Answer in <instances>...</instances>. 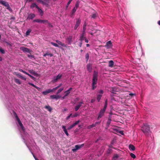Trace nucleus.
<instances>
[{"label": "nucleus", "mask_w": 160, "mask_h": 160, "mask_svg": "<svg viewBox=\"0 0 160 160\" xmlns=\"http://www.w3.org/2000/svg\"><path fill=\"white\" fill-rule=\"evenodd\" d=\"M21 78L22 79L25 80V81L26 80V78L22 76Z\"/></svg>", "instance_id": "obj_62"}, {"label": "nucleus", "mask_w": 160, "mask_h": 160, "mask_svg": "<svg viewBox=\"0 0 160 160\" xmlns=\"http://www.w3.org/2000/svg\"><path fill=\"white\" fill-rule=\"evenodd\" d=\"M5 7H6V8L7 9L9 10V11H12V10L11 8L10 7V6L9 5V4L6 6Z\"/></svg>", "instance_id": "obj_40"}, {"label": "nucleus", "mask_w": 160, "mask_h": 160, "mask_svg": "<svg viewBox=\"0 0 160 160\" xmlns=\"http://www.w3.org/2000/svg\"><path fill=\"white\" fill-rule=\"evenodd\" d=\"M80 41V42L79 43L78 45L79 47H81L82 46V41Z\"/></svg>", "instance_id": "obj_57"}, {"label": "nucleus", "mask_w": 160, "mask_h": 160, "mask_svg": "<svg viewBox=\"0 0 160 160\" xmlns=\"http://www.w3.org/2000/svg\"><path fill=\"white\" fill-rule=\"evenodd\" d=\"M75 126L73 124L71 125L70 126H69V127H68V129L70 130L73 127H74Z\"/></svg>", "instance_id": "obj_46"}, {"label": "nucleus", "mask_w": 160, "mask_h": 160, "mask_svg": "<svg viewBox=\"0 0 160 160\" xmlns=\"http://www.w3.org/2000/svg\"><path fill=\"white\" fill-rule=\"evenodd\" d=\"M85 41L86 43H88V40L87 39L86 37H84Z\"/></svg>", "instance_id": "obj_58"}, {"label": "nucleus", "mask_w": 160, "mask_h": 160, "mask_svg": "<svg viewBox=\"0 0 160 160\" xmlns=\"http://www.w3.org/2000/svg\"><path fill=\"white\" fill-rule=\"evenodd\" d=\"M79 5V2H77L75 5V7H74L77 8L78 7Z\"/></svg>", "instance_id": "obj_47"}, {"label": "nucleus", "mask_w": 160, "mask_h": 160, "mask_svg": "<svg viewBox=\"0 0 160 160\" xmlns=\"http://www.w3.org/2000/svg\"><path fill=\"white\" fill-rule=\"evenodd\" d=\"M112 46V43L111 41H109L108 42L106 45H105V47H107V48H109L111 47Z\"/></svg>", "instance_id": "obj_17"}, {"label": "nucleus", "mask_w": 160, "mask_h": 160, "mask_svg": "<svg viewBox=\"0 0 160 160\" xmlns=\"http://www.w3.org/2000/svg\"><path fill=\"white\" fill-rule=\"evenodd\" d=\"M21 49L25 52H29L30 50L29 48L24 47L21 48Z\"/></svg>", "instance_id": "obj_12"}, {"label": "nucleus", "mask_w": 160, "mask_h": 160, "mask_svg": "<svg viewBox=\"0 0 160 160\" xmlns=\"http://www.w3.org/2000/svg\"><path fill=\"white\" fill-rule=\"evenodd\" d=\"M51 44L53 45V46H54L55 47H59V46L58 45L54 42H51Z\"/></svg>", "instance_id": "obj_43"}, {"label": "nucleus", "mask_w": 160, "mask_h": 160, "mask_svg": "<svg viewBox=\"0 0 160 160\" xmlns=\"http://www.w3.org/2000/svg\"><path fill=\"white\" fill-rule=\"evenodd\" d=\"M98 81V74L95 71H94L93 75V78L92 80V90L95 89L96 88L97 86L95 85L97 84Z\"/></svg>", "instance_id": "obj_1"}, {"label": "nucleus", "mask_w": 160, "mask_h": 160, "mask_svg": "<svg viewBox=\"0 0 160 160\" xmlns=\"http://www.w3.org/2000/svg\"><path fill=\"white\" fill-rule=\"evenodd\" d=\"M28 84L33 87H34L35 88H36L38 90H39L40 89V88L38 87H37V86L35 85L34 84L30 83V82H28Z\"/></svg>", "instance_id": "obj_28"}, {"label": "nucleus", "mask_w": 160, "mask_h": 160, "mask_svg": "<svg viewBox=\"0 0 160 160\" xmlns=\"http://www.w3.org/2000/svg\"><path fill=\"white\" fill-rule=\"evenodd\" d=\"M129 150L132 151H134L135 150V147L132 144H130L129 146Z\"/></svg>", "instance_id": "obj_21"}, {"label": "nucleus", "mask_w": 160, "mask_h": 160, "mask_svg": "<svg viewBox=\"0 0 160 160\" xmlns=\"http://www.w3.org/2000/svg\"><path fill=\"white\" fill-rule=\"evenodd\" d=\"M79 122H80V121L78 120V121H76L73 124L74 125V126H75L76 125H77V124H78Z\"/></svg>", "instance_id": "obj_53"}, {"label": "nucleus", "mask_w": 160, "mask_h": 160, "mask_svg": "<svg viewBox=\"0 0 160 160\" xmlns=\"http://www.w3.org/2000/svg\"><path fill=\"white\" fill-rule=\"evenodd\" d=\"M15 82L16 83L19 84H20L21 83L20 80L18 79H15Z\"/></svg>", "instance_id": "obj_34"}, {"label": "nucleus", "mask_w": 160, "mask_h": 160, "mask_svg": "<svg viewBox=\"0 0 160 160\" xmlns=\"http://www.w3.org/2000/svg\"><path fill=\"white\" fill-rule=\"evenodd\" d=\"M47 55L50 56V57H52L53 56V54L51 53H49L48 52H47L45 54H44L43 56L44 57H46Z\"/></svg>", "instance_id": "obj_29"}, {"label": "nucleus", "mask_w": 160, "mask_h": 160, "mask_svg": "<svg viewBox=\"0 0 160 160\" xmlns=\"http://www.w3.org/2000/svg\"><path fill=\"white\" fill-rule=\"evenodd\" d=\"M86 29V25H84L83 27V29L82 31V33L83 34H85V31Z\"/></svg>", "instance_id": "obj_30"}, {"label": "nucleus", "mask_w": 160, "mask_h": 160, "mask_svg": "<svg viewBox=\"0 0 160 160\" xmlns=\"http://www.w3.org/2000/svg\"><path fill=\"white\" fill-rule=\"evenodd\" d=\"M51 92H52V91L51 90V89H48L47 90L43 91L42 92V93L43 95H46Z\"/></svg>", "instance_id": "obj_16"}, {"label": "nucleus", "mask_w": 160, "mask_h": 160, "mask_svg": "<svg viewBox=\"0 0 160 160\" xmlns=\"http://www.w3.org/2000/svg\"><path fill=\"white\" fill-rule=\"evenodd\" d=\"M111 119L110 118H108L107 123V126L109 127L111 123Z\"/></svg>", "instance_id": "obj_36"}, {"label": "nucleus", "mask_w": 160, "mask_h": 160, "mask_svg": "<svg viewBox=\"0 0 160 160\" xmlns=\"http://www.w3.org/2000/svg\"><path fill=\"white\" fill-rule=\"evenodd\" d=\"M64 89V88H60L58 90L57 92V94H58L59 93H60V92H61Z\"/></svg>", "instance_id": "obj_41"}, {"label": "nucleus", "mask_w": 160, "mask_h": 160, "mask_svg": "<svg viewBox=\"0 0 160 160\" xmlns=\"http://www.w3.org/2000/svg\"><path fill=\"white\" fill-rule=\"evenodd\" d=\"M141 130L145 134H147L150 131V127L147 124H143L141 127Z\"/></svg>", "instance_id": "obj_2"}, {"label": "nucleus", "mask_w": 160, "mask_h": 160, "mask_svg": "<svg viewBox=\"0 0 160 160\" xmlns=\"http://www.w3.org/2000/svg\"><path fill=\"white\" fill-rule=\"evenodd\" d=\"M107 102L108 100L107 99H106L105 101L104 108L103 109H102L103 110V111H105L106 110V108L107 106Z\"/></svg>", "instance_id": "obj_25"}, {"label": "nucleus", "mask_w": 160, "mask_h": 160, "mask_svg": "<svg viewBox=\"0 0 160 160\" xmlns=\"http://www.w3.org/2000/svg\"><path fill=\"white\" fill-rule=\"evenodd\" d=\"M79 122H80V121L78 120V121H76L73 124L74 125V126H75L76 125H77V124H78Z\"/></svg>", "instance_id": "obj_54"}, {"label": "nucleus", "mask_w": 160, "mask_h": 160, "mask_svg": "<svg viewBox=\"0 0 160 160\" xmlns=\"http://www.w3.org/2000/svg\"><path fill=\"white\" fill-rule=\"evenodd\" d=\"M131 157L133 158H136L135 155L132 153H131L130 154Z\"/></svg>", "instance_id": "obj_48"}, {"label": "nucleus", "mask_w": 160, "mask_h": 160, "mask_svg": "<svg viewBox=\"0 0 160 160\" xmlns=\"http://www.w3.org/2000/svg\"><path fill=\"white\" fill-rule=\"evenodd\" d=\"M56 42L59 45H61V46L64 47H66L67 46L64 43L62 42L61 41L57 40L56 41Z\"/></svg>", "instance_id": "obj_15"}, {"label": "nucleus", "mask_w": 160, "mask_h": 160, "mask_svg": "<svg viewBox=\"0 0 160 160\" xmlns=\"http://www.w3.org/2000/svg\"><path fill=\"white\" fill-rule=\"evenodd\" d=\"M112 150L111 148H109L107 152L108 153H110L112 152Z\"/></svg>", "instance_id": "obj_50"}, {"label": "nucleus", "mask_w": 160, "mask_h": 160, "mask_svg": "<svg viewBox=\"0 0 160 160\" xmlns=\"http://www.w3.org/2000/svg\"><path fill=\"white\" fill-rule=\"evenodd\" d=\"M102 95L98 94L97 95V100H98V102H99L100 100V99L102 97Z\"/></svg>", "instance_id": "obj_35"}, {"label": "nucleus", "mask_w": 160, "mask_h": 160, "mask_svg": "<svg viewBox=\"0 0 160 160\" xmlns=\"http://www.w3.org/2000/svg\"><path fill=\"white\" fill-rule=\"evenodd\" d=\"M16 75L19 78H21L22 76L20 73H18L16 74Z\"/></svg>", "instance_id": "obj_55"}, {"label": "nucleus", "mask_w": 160, "mask_h": 160, "mask_svg": "<svg viewBox=\"0 0 160 160\" xmlns=\"http://www.w3.org/2000/svg\"><path fill=\"white\" fill-rule=\"evenodd\" d=\"M84 145V144H82L81 145H76L75 146V148L72 149V151L74 152H76V151L80 149V148L83 147Z\"/></svg>", "instance_id": "obj_5"}, {"label": "nucleus", "mask_w": 160, "mask_h": 160, "mask_svg": "<svg viewBox=\"0 0 160 160\" xmlns=\"http://www.w3.org/2000/svg\"><path fill=\"white\" fill-rule=\"evenodd\" d=\"M105 111H103L102 109H101L98 115V116L97 118L98 120H99L100 118L103 116Z\"/></svg>", "instance_id": "obj_8"}, {"label": "nucleus", "mask_w": 160, "mask_h": 160, "mask_svg": "<svg viewBox=\"0 0 160 160\" xmlns=\"http://www.w3.org/2000/svg\"><path fill=\"white\" fill-rule=\"evenodd\" d=\"M31 31L32 30L30 29H29L26 32V36H28V35H29Z\"/></svg>", "instance_id": "obj_33"}, {"label": "nucleus", "mask_w": 160, "mask_h": 160, "mask_svg": "<svg viewBox=\"0 0 160 160\" xmlns=\"http://www.w3.org/2000/svg\"><path fill=\"white\" fill-rule=\"evenodd\" d=\"M114 62L112 60H110L109 62L108 66L110 68H112L114 65Z\"/></svg>", "instance_id": "obj_19"}, {"label": "nucleus", "mask_w": 160, "mask_h": 160, "mask_svg": "<svg viewBox=\"0 0 160 160\" xmlns=\"http://www.w3.org/2000/svg\"><path fill=\"white\" fill-rule=\"evenodd\" d=\"M87 69L89 72H91L92 71V67L91 64H88L87 65Z\"/></svg>", "instance_id": "obj_14"}, {"label": "nucleus", "mask_w": 160, "mask_h": 160, "mask_svg": "<svg viewBox=\"0 0 160 160\" xmlns=\"http://www.w3.org/2000/svg\"><path fill=\"white\" fill-rule=\"evenodd\" d=\"M100 122H101L100 121L97 122L94 124H95V126H96L97 125L99 124L100 123Z\"/></svg>", "instance_id": "obj_59"}, {"label": "nucleus", "mask_w": 160, "mask_h": 160, "mask_svg": "<svg viewBox=\"0 0 160 160\" xmlns=\"http://www.w3.org/2000/svg\"><path fill=\"white\" fill-rule=\"evenodd\" d=\"M78 103V105L76 106L75 108V111H77L79 109L80 107L81 106L82 104L83 103L82 102H79Z\"/></svg>", "instance_id": "obj_6"}, {"label": "nucleus", "mask_w": 160, "mask_h": 160, "mask_svg": "<svg viewBox=\"0 0 160 160\" xmlns=\"http://www.w3.org/2000/svg\"><path fill=\"white\" fill-rule=\"evenodd\" d=\"M66 39L68 41V44L71 45L72 42V36H68Z\"/></svg>", "instance_id": "obj_9"}, {"label": "nucleus", "mask_w": 160, "mask_h": 160, "mask_svg": "<svg viewBox=\"0 0 160 160\" xmlns=\"http://www.w3.org/2000/svg\"><path fill=\"white\" fill-rule=\"evenodd\" d=\"M67 135V136H68L69 135V134L67 131V129H65V130L63 131Z\"/></svg>", "instance_id": "obj_56"}, {"label": "nucleus", "mask_w": 160, "mask_h": 160, "mask_svg": "<svg viewBox=\"0 0 160 160\" xmlns=\"http://www.w3.org/2000/svg\"><path fill=\"white\" fill-rule=\"evenodd\" d=\"M28 57L30 58H35L34 56L30 54H28Z\"/></svg>", "instance_id": "obj_49"}, {"label": "nucleus", "mask_w": 160, "mask_h": 160, "mask_svg": "<svg viewBox=\"0 0 160 160\" xmlns=\"http://www.w3.org/2000/svg\"><path fill=\"white\" fill-rule=\"evenodd\" d=\"M95 127V124H93L92 125H89L88 126L87 128L88 129H90Z\"/></svg>", "instance_id": "obj_31"}, {"label": "nucleus", "mask_w": 160, "mask_h": 160, "mask_svg": "<svg viewBox=\"0 0 160 160\" xmlns=\"http://www.w3.org/2000/svg\"><path fill=\"white\" fill-rule=\"evenodd\" d=\"M111 92L112 93H114V92L116 91V90L113 88H111L110 89Z\"/></svg>", "instance_id": "obj_45"}, {"label": "nucleus", "mask_w": 160, "mask_h": 160, "mask_svg": "<svg viewBox=\"0 0 160 160\" xmlns=\"http://www.w3.org/2000/svg\"><path fill=\"white\" fill-rule=\"evenodd\" d=\"M81 23V20L79 18L78 19L76 22V23L75 24V26L74 27V29L76 30L77 29L78 27L80 25Z\"/></svg>", "instance_id": "obj_7"}, {"label": "nucleus", "mask_w": 160, "mask_h": 160, "mask_svg": "<svg viewBox=\"0 0 160 160\" xmlns=\"http://www.w3.org/2000/svg\"><path fill=\"white\" fill-rule=\"evenodd\" d=\"M0 3L5 7L8 4V2L1 0H0Z\"/></svg>", "instance_id": "obj_18"}, {"label": "nucleus", "mask_w": 160, "mask_h": 160, "mask_svg": "<svg viewBox=\"0 0 160 160\" xmlns=\"http://www.w3.org/2000/svg\"><path fill=\"white\" fill-rule=\"evenodd\" d=\"M36 1L37 2L42 3L43 5H45L46 4V3L42 0H36Z\"/></svg>", "instance_id": "obj_32"}, {"label": "nucleus", "mask_w": 160, "mask_h": 160, "mask_svg": "<svg viewBox=\"0 0 160 160\" xmlns=\"http://www.w3.org/2000/svg\"><path fill=\"white\" fill-rule=\"evenodd\" d=\"M29 72L32 74L33 75L38 77V74L37 73H36L35 71H34V70L32 69V70H28Z\"/></svg>", "instance_id": "obj_13"}, {"label": "nucleus", "mask_w": 160, "mask_h": 160, "mask_svg": "<svg viewBox=\"0 0 160 160\" xmlns=\"http://www.w3.org/2000/svg\"><path fill=\"white\" fill-rule=\"evenodd\" d=\"M91 18L95 19L97 17V16L96 13L92 14L91 16Z\"/></svg>", "instance_id": "obj_44"}, {"label": "nucleus", "mask_w": 160, "mask_h": 160, "mask_svg": "<svg viewBox=\"0 0 160 160\" xmlns=\"http://www.w3.org/2000/svg\"><path fill=\"white\" fill-rule=\"evenodd\" d=\"M35 17V15L34 13H30L29 14L28 17L27 18V19H31Z\"/></svg>", "instance_id": "obj_11"}, {"label": "nucleus", "mask_w": 160, "mask_h": 160, "mask_svg": "<svg viewBox=\"0 0 160 160\" xmlns=\"http://www.w3.org/2000/svg\"><path fill=\"white\" fill-rule=\"evenodd\" d=\"M77 9V8H75L74 7V8H73V9L72 10V13L71 15V17H72V16L74 14V13H75V12H76Z\"/></svg>", "instance_id": "obj_27"}, {"label": "nucleus", "mask_w": 160, "mask_h": 160, "mask_svg": "<svg viewBox=\"0 0 160 160\" xmlns=\"http://www.w3.org/2000/svg\"><path fill=\"white\" fill-rule=\"evenodd\" d=\"M29 76L32 79H34L35 78L32 76L30 74L29 75Z\"/></svg>", "instance_id": "obj_64"}, {"label": "nucleus", "mask_w": 160, "mask_h": 160, "mask_svg": "<svg viewBox=\"0 0 160 160\" xmlns=\"http://www.w3.org/2000/svg\"><path fill=\"white\" fill-rule=\"evenodd\" d=\"M62 76V75L60 74H59L56 77L54 78L53 80L52 81V83H55L57 82L59 79H60Z\"/></svg>", "instance_id": "obj_3"}, {"label": "nucleus", "mask_w": 160, "mask_h": 160, "mask_svg": "<svg viewBox=\"0 0 160 160\" xmlns=\"http://www.w3.org/2000/svg\"><path fill=\"white\" fill-rule=\"evenodd\" d=\"M72 0H69V1L67 3V5L66 6V9H67V8H68L69 5L70 4L71 2L72 1Z\"/></svg>", "instance_id": "obj_42"}, {"label": "nucleus", "mask_w": 160, "mask_h": 160, "mask_svg": "<svg viewBox=\"0 0 160 160\" xmlns=\"http://www.w3.org/2000/svg\"><path fill=\"white\" fill-rule=\"evenodd\" d=\"M72 89V88H70L67 91L65 92L64 93H65V96H68L70 93V91Z\"/></svg>", "instance_id": "obj_20"}, {"label": "nucleus", "mask_w": 160, "mask_h": 160, "mask_svg": "<svg viewBox=\"0 0 160 160\" xmlns=\"http://www.w3.org/2000/svg\"><path fill=\"white\" fill-rule=\"evenodd\" d=\"M0 52H1L2 54H4L5 53L4 50L2 48H0Z\"/></svg>", "instance_id": "obj_51"}, {"label": "nucleus", "mask_w": 160, "mask_h": 160, "mask_svg": "<svg viewBox=\"0 0 160 160\" xmlns=\"http://www.w3.org/2000/svg\"><path fill=\"white\" fill-rule=\"evenodd\" d=\"M89 54L88 53H87L85 55V59L86 61L87 62L89 59Z\"/></svg>", "instance_id": "obj_37"}, {"label": "nucleus", "mask_w": 160, "mask_h": 160, "mask_svg": "<svg viewBox=\"0 0 160 160\" xmlns=\"http://www.w3.org/2000/svg\"><path fill=\"white\" fill-rule=\"evenodd\" d=\"M44 108L50 112H51L52 110V108L49 105L45 106Z\"/></svg>", "instance_id": "obj_24"}, {"label": "nucleus", "mask_w": 160, "mask_h": 160, "mask_svg": "<svg viewBox=\"0 0 160 160\" xmlns=\"http://www.w3.org/2000/svg\"><path fill=\"white\" fill-rule=\"evenodd\" d=\"M72 116V114H70L67 117V119H68L71 117Z\"/></svg>", "instance_id": "obj_61"}, {"label": "nucleus", "mask_w": 160, "mask_h": 160, "mask_svg": "<svg viewBox=\"0 0 160 160\" xmlns=\"http://www.w3.org/2000/svg\"><path fill=\"white\" fill-rule=\"evenodd\" d=\"M77 116H78V114H74V115H72V117L73 118V117H77Z\"/></svg>", "instance_id": "obj_63"}, {"label": "nucleus", "mask_w": 160, "mask_h": 160, "mask_svg": "<svg viewBox=\"0 0 160 160\" xmlns=\"http://www.w3.org/2000/svg\"><path fill=\"white\" fill-rule=\"evenodd\" d=\"M17 121L18 122L19 125L22 123V122H21L20 119H18V120H17Z\"/></svg>", "instance_id": "obj_60"}, {"label": "nucleus", "mask_w": 160, "mask_h": 160, "mask_svg": "<svg viewBox=\"0 0 160 160\" xmlns=\"http://www.w3.org/2000/svg\"><path fill=\"white\" fill-rule=\"evenodd\" d=\"M61 96L58 95H54L50 96V97L52 99H58L61 98Z\"/></svg>", "instance_id": "obj_10"}, {"label": "nucleus", "mask_w": 160, "mask_h": 160, "mask_svg": "<svg viewBox=\"0 0 160 160\" xmlns=\"http://www.w3.org/2000/svg\"><path fill=\"white\" fill-rule=\"evenodd\" d=\"M58 89V87H57L55 88H53L52 89H51V90L52 91V92H53Z\"/></svg>", "instance_id": "obj_52"}, {"label": "nucleus", "mask_w": 160, "mask_h": 160, "mask_svg": "<svg viewBox=\"0 0 160 160\" xmlns=\"http://www.w3.org/2000/svg\"><path fill=\"white\" fill-rule=\"evenodd\" d=\"M37 9H38V12L39 13L40 15L41 16H42L43 14V11L39 7H38Z\"/></svg>", "instance_id": "obj_23"}, {"label": "nucleus", "mask_w": 160, "mask_h": 160, "mask_svg": "<svg viewBox=\"0 0 160 160\" xmlns=\"http://www.w3.org/2000/svg\"><path fill=\"white\" fill-rule=\"evenodd\" d=\"M84 36L85 34H81L80 35L79 40L80 41H82L84 39V37H84Z\"/></svg>", "instance_id": "obj_22"}, {"label": "nucleus", "mask_w": 160, "mask_h": 160, "mask_svg": "<svg viewBox=\"0 0 160 160\" xmlns=\"http://www.w3.org/2000/svg\"><path fill=\"white\" fill-rule=\"evenodd\" d=\"M13 114H14V117H15V118H16L17 120H18V119H19L18 118V116L17 113L15 111H13Z\"/></svg>", "instance_id": "obj_38"}, {"label": "nucleus", "mask_w": 160, "mask_h": 160, "mask_svg": "<svg viewBox=\"0 0 160 160\" xmlns=\"http://www.w3.org/2000/svg\"><path fill=\"white\" fill-rule=\"evenodd\" d=\"M33 22H37L42 23H45L48 22V20H47L36 19L33 20Z\"/></svg>", "instance_id": "obj_4"}, {"label": "nucleus", "mask_w": 160, "mask_h": 160, "mask_svg": "<svg viewBox=\"0 0 160 160\" xmlns=\"http://www.w3.org/2000/svg\"><path fill=\"white\" fill-rule=\"evenodd\" d=\"M119 156L118 154H116L114 155L112 158L113 160H116L118 158Z\"/></svg>", "instance_id": "obj_39"}, {"label": "nucleus", "mask_w": 160, "mask_h": 160, "mask_svg": "<svg viewBox=\"0 0 160 160\" xmlns=\"http://www.w3.org/2000/svg\"><path fill=\"white\" fill-rule=\"evenodd\" d=\"M38 7L35 3H32L30 5V8H33L34 7H35L37 8Z\"/></svg>", "instance_id": "obj_26"}]
</instances>
